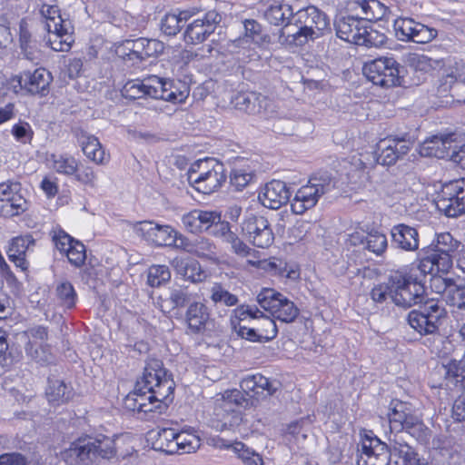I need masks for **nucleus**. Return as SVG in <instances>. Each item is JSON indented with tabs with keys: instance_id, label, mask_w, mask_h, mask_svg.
<instances>
[{
	"instance_id": "4",
	"label": "nucleus",
	"mask_w": 465,
	"mask_h": 465,
	"mask_svg": "<svg viewBox=\"0 0 465 465\" xmlns=\"http://www.w3.org/2000/svg\"><path fill=\"white\" fill-rule=\"evenodd\" d=\"M336 35L339 38L366 47L380 46L385 41V35L378 31L369 29L366 22L350 15L335 21Z\"/></svg>"
},
{
	"instance_id": "56",
	"label": "nucleus",
	"mask_w": 465,
	"mask_h": 465,
	"mask_svg": "<svg viewBox=\"0 0 465 465\" xmlns=\"http://www.w3.org/2000/svg\"><path fill=\"white\" fill-rule=\"evenodd\" d=\"M366 247L369 251L376 254L382 253L387 248V238L385 234L379 232L369 233L366 236Z\"/></svg>"
},
{
	"instance_id": "24",
	"label": "nucleus",
	"mask_w": 465,
	"mask_h": 465,
	"mask_svg": "<svg viewBox=\"0 0 465 465\" xmlns=\"http://www.w3.org/2000/svg\"><path fill=\"white\" fill-rule=\"evenodd\" d=\"M51 82L52 75L45 68L35 69L33 73L24 72L18 78L20 86L33 94H45Z\"/></svg>"
},
{
	"instance_id": "49",
	"label": "nucleus",
	"mask_w": 465,
	"mask_h": 465,
	"mask_svg": "<svg viewBox=\"0 0 465 465\" xmlns=\"http://www.w3.org/2000/svg\"><path fill=\"white\" fill-rule=\"evenodd\" d=\"M41 14L45 19V28H54L56 26H62L70 22L65 21L62 18L60 10L56 5H43L41 7Z\"/></svg>"
},
{
	"instance_id": "3",
	"label": "nucleus",
	"mask_w": 465,
	"mask_h": 465,
	"mask_svg": "<svg viewBox=\"0 0 465 465\" xmlns=\"http://www.w3.org/2000/svg\"><path fill=\"white\" fill-rule=\"evenodd\" d=\"M188 181L198 192L213 193L226 181L224 165L213 158L199 160L189 170Z\"/></svg>"
},
{
	"instance_id": "14",
	"label": "nucleus",
	"mask_w": 465,
	"mask_h": 465,
	"mask_svg": "<svg viewBox=\"0 0 465 465\" xmlns=\"http://www.w3.org/2000/svg\"><path fill=\"white\" fill-rule=\"evenodd\" d=\"M396 37L401 41L427 44L437 36V31L410 17H399L394 21Z\"/></svg>"
},
{
	"instance_id": "42",
	"label": "nucleus",
	"mask_w": 465,
	"mask_h": 465,
	"mask_svg": "<svg viewBox=\"0 0 465 465\" xmlns=\"http://www.w3.org/2000/svg\"><path fill=\"white\" fill-rule=\"evenodd\" d=\"M435 144H440L443 149H448L446 152L440 151V147H438V150L433 153L438 158H450L454 163L460 166V168L465 170V144L460 146L458 150H450V143L439 140L434 142Z\"/></svg>"
},
{
	"instance_id": "53",
	"label": "nucleus",
	"mask_w": 465,
	"mask_h": 465,
	"mask_svg": "<svg viewBox=\"0 0 465 465\" xmlns=\"http://www.w3.org/2000/svg\"><path fill=\"white\" fill-rule=\"evenodd\" d=\"M245 36L250 38L253 43L262 45L269 42L268 36L262 35L261 25L253 19H246L243 22Z\"/></svg>"
},
{
	"instance_id": "51",
	"label": "nucleus",
	"mask_w": 465,
	"mask_h": 465,
	"mask_svg": "<svg viewBox=\"0 0 465 465\" xmlns=\"http://www.w3.org/2000/svg\"><path fill=\"white\" fill-rule=\"evenodd\" d=\"M244 320H240L238 317H237V314H236V310L234 311V316L232 317L231 319V325L232 327V329L234 330V331L239 335L241 336L242 338L243 339H246L248 341H260V338L257 334L258 331H257V329L256 327L253 325V327H246V326H243L241 324L242 322H243Z\"/></svg>"
},
{
	"instance_id": "6",
	"label": "nucleus",
	"mask_w": 465,
	"mask_h": 465,
	"mask_svg": "<svg viewBox=\"0 0 465 465\" xmlns=\"http://www.w3.org/2000/svg\"><path fill=\"white\" fill-rule=\"evenodd\" d=\"M423 285L407 273L396 272L390 276V297L395 305L410 308L421 301Z\"/></svg>"
},
{
	"instance_id": "48",
	"label": "nucleus",
	"mask_w": 465,
	"mask_h": 465,
	"mask_svg": "<svg viewBox=\"0 0 465 465\" xmlns=\"http://www.w3.org/2000/svg\"><path fill=\"white\" fill-rule=\"evenodd\" d=\"M170 279L171 272L166 265H153L148 269L147 282L151 287H159Z\"/></svg>"
},
{
	"instance_id": "45",
	"label": "nucleus",
	"mask_w": 465,
	"mask_h": 465,
	"mask_svg": "<svg viewBox=\"0 0 465 465\" xmlns=\"http://www.w3.org/2000/svg\"><path fill=\"white\" fill-rule=\"evenodd\" d=\"M186 18V12L166 15L162 20V31L167 35H175L184 26Z\"/></svg>"
},
{
	"instance_id": "54",
	"label": "nucleus",
	"mask_w": 465,
	"mask_h": 465,
	"mask_svg": "<svg viewBox=\"0 0 465 465\" xmlns=\"http://www.w3.org/2000/svg\"><path fill=\"white\" fill-rule=\"evenodd\" d=\"M198 217L200 232L208 230L212 225L221 223V213L216 211L195 209Z\"/></svg>"
},
{
	"instance_id": "63",
	"label": "nucleus",
	"mask_w": 465,
	"mask_h": 465,
	"mask_svg": "<svg viewBox=\"0 0 465 465\" xmlns=\"http://www.w3.org/2000/svg\"><path fill=\"white\" fill-rule=\"evenodd\" d=\"M75 177V180L79 183L87 185L91 188H95L96 186V175L92 167L86 166L82 168L81 170L78 169L75 174H74Z\"/></svg>"
},
{
	"instance_id": "36",
	"label": "nucleus",
	"mask_w": 465,
	"mask_h": 465,
	"mask_svg": "<svg viewBox=\"0 0 465 465\" xmlns=\"http://www.w3.org/2000/svg\"><path fill=\"white\" fill-rule=\"evenodd\" d=\"M79 143L83 153L88 159L98 164L105 163L104 150L95 136L82 133L79 137Z\"/></svg>"
},
{
	"instance_id": "46",
	"label": "nucleus",
	"mask_w": 465,
	"mask_h": 465,
	"mask_svg": "<svg viewBox=\"0 0 465 465\" xmlns=\"http://www.w3.org/2000/svg\"><path fill=\"white\" fill-rule=\"evenodd\" d=\"M232 451L243 462L244 465H264L262 457L259 453L249 449L242 442H233Z\"/></svg>"
},
{
	"instance_id": "13",
	"label": "nucleus",
	"mask_w": 465,
	"mask_h": 465,
	"mask_svg": "<svg viewBox=\"0 0 465 465\" xmlns=\"http://www.w3.org/2000/svg\"><path fill=\"white\" fill-rule=\"evenodd\" d=\"M163 50V42L141 37L135 40H126L117 47L116 53L124 60L142 62L148 57L159 55Z\"/></svg>"
},
{
	"instance_id": "23",
	"label": "nucleus",
	"mask_w": 465,
	"mask_h": 465,
	"mask_svg": "<svg viewBox=\"0 0 465 465\" xmlns=\"http://www.w3.org/2000/svg\"><path fill=\"white\" fill-rule=\"evenodd\" d=\"M290 199V192L286 183L282 181L272 180L266 183L259 194L262 204L267 208L277 210L285 204Z\"/></svg>"
},
{
	"instance_id": "12",
	"label": "nucleus",
	"mask_w": 465,
	"mask_h": 465,
	"mask_svg": "<svg viewBox=\"0 0 465 465\" xmlns=\"http://www.w3.org/2000/svg\"><path fill=\"white\" fill-rule=\"evenodd\" d=\"M21 183L8 181L0 183V216L13 218L29 208L26 199L21 194Z\"/></svg>"
},
{
	"instance_id": "20",
	"label": "nucleus",
	"mask_w": 465,
	"mask_h": 465,
	"mask_svg": "<svg viewBox=\"0 0 465 465\" xmlns=\"http://www.w3.org/2000/svg\"><path fill=\"white\" fill-rule=\"evenodd\" d=\"M233 108L248 114H265L271 102L260 94L253 92L238 93L231 98Z\"/></svg>"
},
{
	"instance_id": "43",
	"label": "nucleus",
	"mask_w": 465,
	"mask_h": 465,
	"mask_svg": "<svg viewBox=\"0 0 465 465\" xmlns=\"http://www.w3.org/2000/svg\"><path fill=\"white\" fill-rule=\"evenodd\" d=\"M190 299L191 296L186 288H172L170 289L168 299L163 301V311H164L163 307H165L168 312L177 308H183Z\"/></svg>"
},
{
	"instance_id": "21",
	"label": "nucleus",
	"mask_w": 465,
	"mask_h": 465,
	"mask_svg": "<svg viewBox=\"0 0 465 465\" xmlns=\"http://www.w3.org/2000/svg\"><path fill=\"white\" fill-rule=\"evenodd\" d=\"M347 8L351 15L366 23L381 20L388 11L378 0H350Z\"/></svg>"
},
{
	"instance_id": "31",
	"label": "nucleus",
	"mask_w": 465,
	"mask_h": 465,
	"mask_svg": "<svg viewBox=\"0 0 465 465\" xmlns=\"http://www.w3.org/2000/svg\"><path fill=\"white\" fill-rule=\"evenodd\" d=\"M49 36L48 43L50 47L56 52H68L74 43L72 26L65 24L62 26L54 28H46Z\"/></svg>"
},
{
	"instance_id": "39",
	"label": "nucleus",
	"mask_w": 465,
	"mask_h": 465,
	"mask_svg": "<svg viewBox=\"0 0 465 465\" xmlns=\"http://www.w3.org/2000/svg\"><path fill=\"white\" fill-rule=\"evenodd\" d=\"M48 161L51 168L58 173L72 176L78 171L79 162L73 156L52 154Z\"/></svg>"
},
{
	"instance_id": "25",
	"label": "nucleus",
	"mask_w": 465,
	"mask_h": 465,
	"mask_svg": "<svg viewBox=\"0 0 465 465\" xmlns=\"http://www.w3.org/2000/svg\"><path fill=\"white\" fill-rule=\"evenodd\" d=\"M391 234L392 243L397 248L406 252H414L419 249V233L414 227L400 223L391 228Z\"/></svg>"
},
{
	"instance_id": "58",
	"label": "nucleus",
	"mask_w": 465,
	"mask_h": 465,
	"mask_svg": "<svg viewBox=\"0 0 465 465\" xmlns=\"http://www.w3.org/2000/svg\"><path fill=\"white\" fill-rule=\"evenodd\" d=\"M211 292V299L214 303L222 302L227 306H232L235 305L238 302V299L234 294L230 293L220 284H215L212 288Z\"/></svg>"
},
{
	"instance_id": "41",
	"label": "nucleus",
	"mask_w": 465,
	"mask_h": 465,
	"mask_svg": "<svg viewBox=\"0 0 465 465\" xmlns=\"http://www.w3.org/2000/svg\"><path fill=\"white\" fill-rule=\"evenodd\" d=\"M437 282H442L445 288L448 289L449 299L448 301L456 307L457 312L465 316V286L459 287L452 283L451 279H436Z\"/></svg>"
},
{
	"instance_id": "2",
	"label": "nucleus",
	"mask_w": 465,
	"mask_h": 465,
	"mask_svg": "<svg viewBox=\"0 0 465 465\" xmlns=\"http://www.w3.org/2000/svg\"><path fill=\"white\" fill-rule=\"evenodd\" d=\"M293 25L297 31L287 33V41L291 45L302 46L309 40L316 39L329 29L327 15L317 7L310 5L298 10L293 16Z\"/></svg>"
},
{
	"instance_id": "52",
	"label": "nucleus",
	"mask_w": 465,
	"mask_h": 465,
	"mask_svg": "<svg viewBox=\"0 0 465 465\" xmlns=\"http://www.w3.org/2000/svg\"><path fill=\"white\" fill-rule=\"evenodd\" d=\"M52 239L56 249L65 255L71 251V247L74 245V242H79V241L74 240L63 230L53 231Z\"/></svg>"
},
{
	"instance_id": "30",
	"label": "nucleus",
	"mask_w": 465,
	"mask_h": 465,
	"mask_svg": "<svg viewBox=\"0 0 465 465\" xmlns=\"http://www.w3.org/2000/svg\"><path fill=\"white\" fill-rule=\"evenodd\" d=\"M210 318L208 307L200 302H192L185 312L187 326L193 333L203 331L210 321Z\"/></svg>"
},
{
	"instance_id": "32",
	"label": "nucleus",
	"mask_w": 465,
	"mask_h": 465,
	"mask_svg": "<svg viewBox=\"0 0 465 465\" xmlns=\"http://www.w3.org/2000/svg\"><path fill=\"white\" fill-rule=\"evenodd\" d=\"M156 76H151L143 81H128L123 87V95L129 99H140L143 97L153 98L155 91Z\"/></svg>"
},
{
	"instance_id": "38",
	"label": "nucleus",
	"mask_w": 465,
	"mask_h": 465,
	"mask_svg": "<svg viewBox=\"0 0 465 465\" xmlns=\"http://www.w3.org/2000/svg\"><path fill=\"white\" fill-rule=\"evenodd\" d=\"M92 446H94L93 450L95 461L99 459L110 460L116 454L115 443L113 439L105 435H98L96 437L91 436Z\"/></svg>"
},
{
	"instance_id": "62",
	"label": "nucleus",
	"mask_w": 465,
	"mask_h": 465,
	"mask_svg": "<svg viewBox=\"0 0 465 465\" xmlns=\"http://www.w3.org/2000/svg\"><path fill=\"white\" fill-rule=\"evenodd\" d=\"M66 257L72 265L81 267L86 259L84 245L81 242H74V245L71 247V251L66 254Z\"/></svg>"
},
{
	"instance_id": "27",
	"label": "nucleus",
	"mask_w": 465,
	"mask_h": 465,
	"mask_svg": "<svg viewBox=\"0 0 465 465\" xmlns=\"http://www.w3.org/2000/svg\"><path fill=\"white\" fill-rule=\"evenodd\" d=\"M189 95V89L185 85L183 88L175 86L172 82L156 76L155 91L153 98L162 99L173 104L183 103Z\"/></svg>"
},
{
	"instance_id": "28",
	"label": "nucleus",
	"mask_w": 465,
	"mask_h": 465,
	"mask_svg": "<svg viewBox=\"0 0 465 465\" xmlns=\"http://www.w3.org/2000/svg\"><path fill=\"white\" fill-rule=\"evenodd\" d=\"M242 391L251 397H267L272 396L276 388L270 381L262 374L249 375L243 378L240 383Z\"/></svg>"
},
{
	"instance_id": "10",
	"label": "nucleus",
	"mask_w": 465,
	"mask_h": 465,
	"mask_svg": "<svg viewBox=\"0 0 465 465\" xmlns=\"http://www.w3.org/2000/svg\"><path fill=\"white\" fill-rule=\"evenodd\" d=\"M363 73L376 85L393 87L400 85V64L393 58L381 57L365 64Z\"/></svg>"
},
{
	"instance_id": "16",
	"label": "nucleus",
	"mask_w": 465,
	"mask_h": 465,
	"mask_svg": "<svg viewBox=\"0 0 465 465\" xmlns=\"http://www.w3.org/2000/svg\"><path fill=\"white\" fill-rule=\"evenodd\" d=\"M237 317L240 320H246L248 317L254 321L260 341L272 340L278 332L276 323L271 317L265 316L262 312L255 307L240 306L236 309Z\"/></svg>"
},
{
	"instance_id": "1",
	"label": "nucleus",
	"mask_w": 465,
	"mask_h": 465,
	"mask_svg": "<svg viewBox=\"0 0 465 465\" xmlns=\"http://www.w3.org/2000/svg\"><path fill=\"white\" fill-rule=\"evenodd\" d=\"M173 390L174 381L167 374L163 362L150 360L134 392L125 397L124 404L129 411L154 418V414H162L167 410L173 401Z\"/></svg>"
},
{
	"instance_id": "34",
	"label": "nucleus",
	"mask_w": 465,
	"mask_h": 465,
	"mask_svg": "<svg viewBox=\"0 0 465 465\" xmlns=\"http://www.w3.org/2000/svg\"><path fill=\"white\" fill-rule=\"evenodd\" d=\"M294 15L291 5L275 1L266 9L264 17L271 25L288 27Z\"/></svg>"
},
{
	"instance_id": "33",
	"label": "nucleus",
	"mask_w": 465,
	"mask_h": 465,
	"mask_svg": "<svg viewBox=\"0 0 465 465\" xmlns=\"http://www.w3.org/2000/svg\"><path fill=\"white\" fill-rule=\"evenodd\" d=\"M390 465H415L420 460L415 450L407 443L394 441L390 449Z\"/></svg>"
},
{
	"instance_id": "37",
	"label": "nucleus",
	"mask_w": 465,
	"mask_h": 465,
	"mask_svg": "<svg viewBox=\"0 0 465 465\" xmlns=\"http://www.w3.org/2000/svg\"><path fill=\"white\" fill-rule=\"evenodd\" d=\"M47 400L54 404H62L73 397L71 386L58 379H49L45 391Z\"/></svg>"
},
{
	"instance_id": "61",
	"label": "nucleus",
	"mask_w": 465,
	"mask_h": 465,
	"mask_svg": "<svg viewBox=\"0 0 465 465\" xmlns=\"http://www.w3.org/2000/svg\"><path fill=\"white\" fill-rule=\"evenodd\" d=\"M226 412L223 415L222 430H234L242 422V415L240 411L230 410V408L223 409Z\"/></svg>"
},
{
	"instance_id": "19",
	"label": "nucleus",
	"mask_w": 465,
	"mask_h": 465,
	"mask_svg": "<svg viewBox=\"0 0 465 465\" xmlns=\"http://www.w3.org/2000/svg\"><path fill=\"white\" fill-rule=\"evenodd\" d=\"M221 21V15L215 11L208 12L204 18L196 19L191 23L185 31L184 39L193 45L203 42L215 29V25Z\"/></svg>"
},
{
	"instance_id": "40",
	"label": "nucleus",
	"mask_w": 465,
	"mask_h": 465,
	"mask_svg": "<svg viewBox=\"0 0 465 465\" xmlns=\"http://www.w3.org/2000/svg\"><path fill=\"white\" fill-rule=\"evenodd\" d=\"M200 446V437L194 432L190 430L176 432L175 448H177V452L175 454L192 453L196 451Z\"/></svg>"
},
{
	"instance_id": "18",
	"label": "nucleus",
	"mask_w": 465,
	"mask_h": 465,
	"mask_svg": "<svg viewBox=\"0 0 465 465\" xmlns=\"http://www.w3.org/2000/svg\"><path fill=\"white\" fill-rule=\"evenodd\" d=\"M358 465H390L386 445L377 437H365L361 441Z\"/></svg>"
},
{
	"instance_id": "5",
	"label": "nucleus",
	"mask_w": 465,
	"mask_h": 465,
	"mask_svg": "<svg viewBox=\"0 0 465 465\" xmlns=\"http://www.w3.org/2000/svg\"><path fill=\"white\" fill-rule=\"evenodd\" d=\"M335 187V181L327 173L312 176L307 184L296 192L291 202L292 211L295 214H303L314 207L319 198Z\"/></svg>"
},
{
	"instance_id": "26",
	"label": "nucleus",
	"mask_w": 465,
	"mask_h": 465,
	"mask_svg": "<svg viewBox=\"0 0 465 465\" xmlns=\"http://www.w3.org/2000/svg\"><path fill=\"white\" fill-rule=\"evenodd\" d=\"M171 265L178 274L194 283L202 282L208 277L200 262L193 259L175 257Z\"/></svg>"
},
{
	"instance_id": "50",
	"label": "nucleus",
	"mask_w": 465,
	"mask_h": 465,
	"mask_svg": "<svg viewBox=\"0 0 465 465\" xmlns=\"http://www.w3.org/2000/svg\"><path fill=\"white\" fill-rule=\"evenodd\" d=\"M56 296L61 305L68 309H71L75 305L76 293L73 285L68 282H64L57 285Z\"/></svg>"
},
{
	"instance_id": "59",
	"label": "nucleus",
	"mask_w": 465,
	"mask_h": 465,
	"mask_svg": "<svg viewBox=\"0 0 465 465\" xmlns=\"http://www.w3.org/2000/svg\"><path fill=\"white\" fill-rule=\"evenodd\" d=\"M410 64L416 70L421 72H429L435 68L437 61L432 60L427 55L413 54L409 58Z\"/></svg>"
},
{
	"instance_id": "7",
	"label": "nucleus",
	"mask_w": 465,
	"mask_h": 465,
	"mask_svg": "<svg viewBox=\"0 0 465 465\" xmlns=\"http://www.w3.org/2000/svg\"><path fill=\"white\" fill-rule=\"evenodd\" d=\"M446 316L445 309L438 302L430 301L412 310L408 314V323L420 335H429L438 332L441 320Z\"/></svg>"
},
{
	"instance_id": "64",
	"label": "nucleus",
	"mask_w": 465,
	"mask_h": 465,
	"mask_svg": "<svg viewBox=\"0 0 465 465\" xmlns=\"http://www.w3.org/2000/svg\"><path fill=\"white\" fill-rule=\"evenodd\" d=\"M464 391L455 400L452 406V417L457 421H465V387Z\"/></svg>"
},
{
	"instance_id": "60",
	"label": "nucleus",
	"mask_w": 465,
	"mask_h": 465,
	"mask_svg": "<svg viewBox=\"0 0 465 465\" xmlns=\"http://www.w3.org/2000/svg\"><path fill=\"white\" fill-rule=\"evenodd\" d=\"M11 396L20 404L28 403L35 397V391L30 385L18 384L10 390Z\"/></svg>"
},
{
	"instance_id": "15",
	"label": "nucleus",
	"mask_w": 465,
	"mask_h": 465,
	"mask_svg": "<svg viewBox=\"0 0 465 465\" xmlns=\"http://www.w3.org/2000/svg\"><path fill=\"white\" fill-rule=\"evenodd\" d=\"M242 231L248 240L259 248L271 246L274 240L269 221L262 215L247 216L242 223Z\"/></svg>"
},
{
	"instance_id": "44",
	"label": "nucleus",
	"mask_w": 465,
	"mask_h": 465,
	"mask_svg": "<svg viewBox=\"0 0 465 465\" xmlns=\"http://www.w3.org/2000/svg\"><path fill=\"white\" fill-rule=\"evenodd\" d=\"M176 430L173 428H164L158 432V438L155 441L156 448L167 454H175Z\"/></svg>"
},
{
	"instance_id": "8",
	"label": "nucleus",
	"mask_w": 465,
	"mask_h": 465,
	"mask_svg": "<svg viewBox=\"0 0 465 465\" xmlns=\"http://www.w3.org/2000/svg\"><path fill=\"white\" fill-rule=\"evenodd\" d=\"M257 302L273 318L282 322H292L299 315L293 302L273 289H263L257 295Z\"/></svg>"
},
{
	"instance_id": "29",
	"label": "nucleus",
	"mask_w": 465,
	"mask_h": 465,
	"mask_svg": "<svg viewBox=\"0 0 465 465\" xmlns=\"http://www.w3.org/2000/svg\"><path fill=\"white\" fill-rule=\"evenodd\" d=\"M34 244L35 239L31 234L14 237L7 250L8 259L17 267L25 271L28 267V262L25 259L26 252Z\"/></svg>"
},
{
	"instance_id": "17",
	"label": "nucleus",
	"mask_w": 465,
	"mask_h": 465,
	"mask_svg": "<svg viewBox=\"0 0 465 465\" xmlns=\"http://www.w3.org/2000/svg\"><path fill=\"white\" fill-rule=\"evenodd\" d=\"M94 450V446H92L91 436L79 437L62 452V458L70 465H93L96 462Z\"/></svg>"
},
{
	"instance_id": "47",
	"label": "nucleus",
	"mask_w": 465,
	"mask_h": 465,
	"mask_svg": "<svg viewBox=\"0 0 465 465\" xmlns=\"http://www.w3.org/2000/svg\"><path fill=\"white\" fill-rule=\"evenodd\" d=\"M432 244L434 251L452 254L459 249L460 242L454 239L450 232H441L436 235Z\"/></svg>"
},
{
	"instance_id": "57",
	"label": "nucleus",
	"mask_w": 465,
	"mask_h": 465,
	"mask_svg": "<svg viewBox=\"0 0 465 465\" xmlns=\"http://www.w3.org/2000/svg\"><path fill=\"white\" fill-rule=\"evenodd\" d=\"M430 256L437 273H448L452 268V254L434 251Z\"/></svg>"
},
{
	"instance_id": "9",
	"label": "nucleus",
	"mask_w": 465,
	"mask_h": 465,
	"mask_svg": "<svg viewBox=\"0 0 465 465\" xmlns=\"http://www.w3.org/2000/svg\"><path fill=\"white\" fill-rule=\"evenodd\" d=\"M435 204L448 217L465 213V178L450 181L442 186Z\"/></svg>"
},
{
	"instance_id": "55",
	"label": "nucleus",
	"mask_w": 465,
	"mask_h": 465,
	"mask_svg": "<svg viewBox=\"0 0 465 465\" xmlns=\"http://www.w3.org/2000/svg\"><path fill=\"white\" fill-rule=\"evenodd\" d=\"M223 409L229 408L231 404L246 408L249 406V400L245 398L239 390H227L223 393Z\"/></svg>"
},
{
	"instance_id": "35",
	"label": "nucleus",
	"mask_w": 465,
	"mask_h": 465,
	"mask_svg": "<svg viewBox=\"0 0 465 465\" xmlns=\"http://www.w3.org/2000/svg\"><path fill=\"white\" fill-rule=\"evenodd\" d=\"M183 249L200 258L213 259L216 256V246L207 238L199 237L193 241L185 240L180 235Z\"/></svg>"
},
{
	"instance_id": "22",
	"label": "nucleus",
	"mask_w": 465,
	"mask_h": 465,
	"mask_svg": "<svg viewBox=\"0 0 465 465\" xmlns=\"http://www.w3.org/2000/svg\"><path fill=\"white\" fill-rule=\"evenodd\" d=\"M411 143L404 139L388 138L379 143L380 153L377 162L382 165H392L408 153Z\"/></svg>"
},
{
	"instance_id": "11",
	"label": "nucleus",
	"mask_w": 465,
	"mask_h": 465,
	"mask_svg": "<svg viewBox=\"0 0 465 465\" xmlns=\"http://www.w3.org/2000/svg\"><path fill=\"white\" fill-rule=\"evenodd\" d=\"M136 235L155 246H172L179 234L170 225H160L153 221H141L131 224Z\"/></svg>"
}]
</instances>
